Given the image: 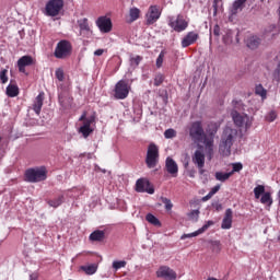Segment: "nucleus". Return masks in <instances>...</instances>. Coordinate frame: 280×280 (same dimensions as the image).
<instances>
[{
  "label": "nucleus",
  "mask_w": 280,
  "mask_h": 280,
  "mask_svg": "<svg viewBox=\"0 0 280 280\" xmlns=\"http://www.w3.org/2000/svg\"><path fill=\"white\" fill-rule=\"evenodd\" d=\"M237 139V131L231 127H225L219 143V152L222 156H231V148Z\"/></svg>",
  "instance_id": "obj_1"
},
{
  "label": "nucleus",
  "mask_w": 280,
  "mask_h": 280,
  "mask_svg": "<svg viewBox=\"0 0 280 280\" xmlns=\"http://www.w3.org/2000/svg\"><path fill=\"white\" fill-rule=\"evenodd\" d=\"M188 132L194 143H202L207 137L205 128L202 127V121L200 120L191 122L190 126L188 127Z\"/></svg>",
  "instance_id": "obj_2"
},
{
  "label": "nucleus",
  "mask_w": 280,
  "mask_h": 280,
  "mask_svg": "<svg viewBox=\"0 0 280 280\" xmlns=\"http://www.w3.org/2000/svg\"><path fill=\"white\" fill-rule=\"evenodd\" d=\"M25 178L27 183H40L47 179V171L45 167L40 168H28L25 172Z\"/></svg>",
  "instance_id": "obj_3"
},
{
  "label": "nucleus",
  "mask_w": 280,
  "mask_h": 280,
  "mask_svg": "<svg viewBox=\"0 0 280 280\" xmlns=\"http://www.w3.org/2000/svg\"><path fill=\"white\" fill-rule=\"evenodd\" d=\"M65 8V0H49L44 10L45 16H58Z\"/></svg>",
  "instance_id": "obj_4"
},
{
  "label": "nucleus",
  "mask_w": 280,
  "mask_h": 280,
  "mask_svg": "<svg viewBox=\"0 0 280 280\" xmlns=\"http://www.w3.org/2000/svg\"><path fill=\"white\" fill-rule=\"evenodd\" d=\"M231 117L235 124V126H237V128H246V130H248V128H250L253 121L250 120V117L246 114H240L237 109H233L231 112Z\"/></svg>",
  "instance_id": "obj_5"
},
{
  "label": "nucleus",
  "mask_w": 280,
  "mask_h": 280,
  "mask_svg": "<svg viewBox=\"0 0 280 280\" xmlns=\"http://www.w3.org/2000/svg\"><path fill=\"white\" fill-rule=\"evenodd\" d=\"M158 163H159V147H156V144L154 143H151L148 147L145 164L149 167V170H152L156 167Z\"/></svg>",
  "instance_id": "obj_6"
},
{
  "label": "nucleus",
  "mask_w": 280,
  "mask_h": 280,
  "mask_svg": "<svg viewBox=\"0 0 280 280\" xmlns=\"http://www.w3.org/2000/svg\"><path fill=\"white\" fill-rule=\"evenodd\" d=\"M71 43L68 40H60L55 48V58H67V56H71Z\"/></svg>",
  "instance_id": "obj_7"
},
{
  "label": "nucleus",
  "mask_w": 280,
  "mask_h": 280,
  "mask_svg": "<svg viewBox=\"0 0 280 280\" xmlns=\"http://www.w3.org/2000/svg\"><path fill=\"white\" fill-rule=\"evenodd\" d=\"M130 93V86L128 85V82L125 80H120L115 85V94L114 97L116 100H126Z\"/></svg>",
  "instance_id": "obj_8"
},
{
  "label": "nucleus",
  "mask_w": 280,
  "mask_h": 280,
  "mask_svg": "<svg viewBox=\"0 0 280 280\" xmlns=\"http://www.w3.org/2000/svg\"><path fill=\"white\" fill-rule=\"evenodd\" d=\"M168 25L172 27V30H174V32L180 33L185 32V30L189 27V22H187L186 19L179 14L175 20L171 19Z\"/></svg>",
  "instance_id": "obj_9"
},
{
  "label": "nucleus",
  "mask_w": 280,
  "mask_h": 280,
  "mask_svg": "<svg viewBox=\"0 0 280 280\" xmlns=\"http://www.w3.org/2000/svg\"><path fill=\"white\" fill-rule=\"evenodd\" d=\"M136 191L138 194H154V186L150 183V180L145 178H140L136 183Z\"/></svg>",
  "instance_id": "obj_10"
},
{
  "label": "nucleus",
  "mask_w": 280,
  "mask_h": 280,
  "mask_svg": "<svg viewBox=\"0 0 280 280\" xmlns=\"http://www.w3.org/2000/svg\"><path fill=\"white\" fill-rule=\"evenodd\" d=\"M58 100L63 110H69V108H71V106L73 105V97H71V94H69V91L67 90H61L59 92Z\"/></svg>",
  "instance_id": "obj_11"
},
{
  "label": "nucleus",
  "mask_w": 280,
  "mask_h": 280,
  "mask_svg": "<svg viewBox=\"0 0 280 280\" xmlns=\"http://www.w3.org/2000/svg\"><path fill=\"white\" fill-rule=\"evenodd\" d=\"M156 277L164 280H176L178 276L174 269L167 266H161L156 271Z\"/></svg>",
  "instance_id": "obj_12"
},
{
  "label": "nucleus",
  "mask_w": 280,
  "mask_h": 280,
  "mask_svg": "<svg viewBox=\"0 0 280 280\" xmlns=\"http://www.w3.org/2000/svg\"><path fill=\"white\" fill-rule=\"evenodd\" d=\"M96 25L103 34H108V32H112L113 30V22L110 21V18L101 16L96 20Z\"/></svg>",
  "instance_id": "obj_13"
},
{
  "label": "nucleus",
  "mask_w": 280,
  "mask_h": 280,
  "mask_svg": "<svg viewBox=\"0 0 280 280\" xmlns=\"http://www.w3.org/2000/svg\"><path fill=\"white\" fill-rule=\"evenodd\" d=\"M147 25H154L158 19H161V10L158 5H151L147 13Z\"/></svg>",
  "instance_id": "obj_14"
},
{
  "label": "nucleus",
  "mask_w": 280,
  "mask_h": 280,
  "mask_svg": "<svg viewBox=\"0 0 280 280\" xmlns=\"http://www.w3.org/2000/svg\"><path fill=\"white\" fill-rule=\"evenodd\" d=\"M200 38V35L198 33L191 31L186 34V36L182 39V47L185 49L187 47H190V45H194L196 40Z\"/></svg>",
  "instance_id": "obj_15"
},
{
  "label": "nucleus",
  "mask_w": 280,
  "mask_h": 280,
  "mask_svg": "<svg viewBox=\"0 0 280 280\" xmlns=\"http://www.w3.org/2000/svg\"><path fill=\"white\" fill-rule=\"evenodd\" d=\"M165 170L173 178H176L178 176V164L174 159L167 158L165 161Z\"/></svg>",
  "instance_id": "obj_16"
},
{
  "label": "nucleus",
  "mask_w": 280,
  "mask_h": 280,
  "mask_svg": "<svg viewBox=\"0 0 280 280\" xmlns=\"http://www.w3.org/2000/svg\"><path fill=\"white\" fill-rule=\"evenodd\" d=\"M248 0H235L230 7V16H237L244 8H246V2Z\"/></svg>",
  "instance_id": "obj_17"
},
{
  "label": "nucleus",
  "mask_w": 280,
  "mask_h": 280,
  "mask_svg": "<svg viewBox=\"0 0 280 280\" xmlns=\"http://www.w3.org/2000/svg\"><path fill=\"white\" fill-rule=\"evenodd\" d=\"M34 65V58L32 56H23L18 60V69L20 73H25V67H32Z\"/></svg>",
  "instance_id": "obj_18"
},
{
  "label": "nucleus",
  "mask_w": 280,
  "mask_h": 280,
  "mask_svg": "<svg viewBox=\"0 0 280 280\" xmlns=\"http://www.w3.org/2000/svg\"><path fill=\"white\" fill-rule=\"evenodd\" d=\"M231 226H233V210L228 208L221 223V229L229 230Z\"/></svg>",
  "instance_id": "obj_19"
},
{
  "label": "nucleus",
  "mask_w": 280,
  "mask_h": 280,
  "mask_svg": "<svg viewBox=\"0 0 280 280\" xmlns=\"http://www.w3.org/2000/svg\"><path fill=\"white\" fill-rule=\"evenodd\" d=\"M45 100V93L40 92L33 104V110L36 113V115H40V110H43V102Z\"/></svg>",
  "instance_id": "obj_20"
},
{
  "label": "nucleus",
  "mask_w": 280,
  "mask_h": 280,
  "mask_svg": "<svg viewBox=\"0 0 280 280\" xmlns=\"http://www.w3.org/2000/svg\"><path fill=\"white\" fill-rule=\"evenodd\" d=\"M192 163H195L197 167H205V154L200 150L195 151Z\"/></svg>",
  "instance_id": "obj_21"
},
{
  "label": "nucleus",
  "mask_w": 280,
  "mask_h": 280,
  "mask_svg": "<svg viewBox=\"0 0 280 280\" xmlns=\"http://www.w3.org/2000/svg\"><path fill=\"white\" fill-rule=\"evenodd\" d=\"M65 202V195H58L55 199L47 200V205L52 207V209H58Z\"/></svg>",
  "instance_id": "obj_22"
},
{
  "label": "nucleus",
  "mask_w": 280,
  "mask_h": 280,
  "mask_svg": "<svg viewBox=\"0 0 280 280\" xmlns=\"http://www.w3.org/2000/svg\"><path fill=\"white\" fill-rule=\"evenodd\" d=\"M106 237V233L102 230H96L90 234L91 242H102Z\"/></svg>",
  "instance_id": "obj_23"
},
{
  "label": "nucleus",
  "mask_w": 280,
  "mask_h": 280,
  "mask_svg": "<svg viewBox=\"0 0 280 280\" xmlns=\"http://www.w3.org/2000/svg\"><path fill=\"white\" fill-rule=\"evenodd\" d=\"M259 45H261V39L257 36H252L249 38H247V47L249 49H257V47H259Z\"/></svg>",
  "instance_id": "obj_24"
},
{
  "label": "nucleus",
  "mask_w": 280,
  "mask_h": 280,
  "mask_svg": "<svg viewBox=\"0 0 280 280\" xmlns=\"http://www.w3.org/2000/svg\"><path fill=\"white\" fill-rule=\"evenodd\" d=\"M232 176V173H223V172H217L214 174V178L215 180H220V183H226V180H229Z\"/></svg>",
  "instance_id": "obj_25"
},
{
  "label": "nucleus",
  "mask_w": 280,
  "mask_h": 280,
  "mask_svg": "<svg viewBox=\"0 0 280 280\" xmlns=\"http://www.w3.org/2000/svg\"><path fill=\"white\" fill-rule=\"evenodd\" d=\"M8 97H16L19 95V86L16 84H9L7 86Z\"/></svg>",
  "instance_id": "obj_26"
},
{
  "label": "nucleus",
  "mask_w": 280,
  "mask_h": 280,
  "mask_svg": "<svg viewBox=\"0 0 280 280\" xmlns=\"http://www.w3.org/2000/svg\"><path fill=\"white\" fill-rule=\"evenodd\" d=\"M219 128H220V125H218V122H209L207 132H208V135H210V137H215Z\"/></svg>",
  "instance_id": "obj_27"
},
{
  "label": "nucleus",
  "mask_w": 280,
  "mask_h": 280,
  "mask_svg": "<svg viewBox=\"0 0 280 280\" xmlns=\"http://www.w3.org/2000/svg\"><path fill=\"white\" fill-rule=\"evenodd\" d=\"M81 270H83L85 275H95V272H97V266L95 264L81 266Z\"/></svg>",
  "instance_id": "obj_28"
},
{
  "label": "nucleus",
  "mask_w": 280,
  "mask_h": 280,
  "mask_svg": "<svg viewBox=\"0 0 280 280\" xmlns=\"http://www.w3.org/2000/svg\"><path fill=\"white\" fill-rule=\"evenodd\" d=\"M77 23L81 32H91V27L89 26V19L84 18V19L78 20Z\"/></svg>",
  "instance_id": "obj_29"
},
{
  "label": "nucleus",
  "mask_w": 280,
  "mask_h": 280,
  "mask_svg": "<svg viewBox=\"0 0 280 280\" xmlns=\"http://www.w3.org/2000/svg\"><path fill=\"white\" fill-rule=\"evenodd\" d=\"M140 15H141V10H139V8L133 7L129 10V16H130L131 23H133V21H137Z\"/></svg>",
  "instance_id": "obj_30"
},
{
  "label": "nucleus",
  "mask_w": 280,
  "mask_h": 280,
  "mask_svg": "<svg viewBox=\"0 0 280 280\" xmlns=\"http://www.w3.org/2000/svg\"><path fill=\"white\" fill-rule=\"evenodd\" d=\"M145 220L147 222H149V224H152L153 226H161V221L152 213H148L145 215Z\"/></svg>",
  "instance_id": "obj_31"
},
{
  "label": "nucleus",
  "mask_w": 280,
  "mask_h": 280,
  "mask_svg": "<svg viewBox=\"0 0 280 280\" xmlns=\"http://www.w3.org/2000/svg\"><path fill=\"white\" fill-rule=\"evenodd\" d=\"M266 194V187L264 185H258L254 188V196L257 200L261 198Z\"/></svg>",
  "instance_id": "obj_32"
},
{
  "label": "nucleus",
  "mask_w": 280,
  "mask_h": 280,
  "mask_svg": "<svg viewBox=\"0 0 280 280\" xmlns=\"http://www.w3.org/2000/svg\"><path fill=\"white\" fill-rule=\"evenodd\" d=\"M202 143H205L206 150L208 151V154H213V140H209L206 136Z\"/></svg>",
  "instance_id": "obj_33"
},
{
  "label": "nucleus",
  "mask_w": 280,
  "mask_h": 280,
  "mask_svg": "<svg viewBox=\"0 0 280 280\" xmlns=\"http://www.w3.org/2000/svg\"><path fill=\"white\" fill-rule=\"evenodd\" d=\"M255 93L256 95H259L260 97H262V100H266L267 91L266 89H264V85L261 84L256 85Z\"/></svg>",
  "instance_id": "obj_34"
},
{
  "label": "nucleus",
  "mask_w": 280,
  "mask_h": 280,
  "mask_svg": "<svg viewBox=\"0 0 280 280\" xmlns=\"http://www.w3.org/2000/svg\"><path fill=\"white\" fill-rule=\"evenodd\" d=\"M142 60H143V57L141 56L130 57L129 59L130 67H132L133 69H137V66L140 65Z\"/></svg>",
  "instance_id": "obj_35"
},
{
  "label": "nucleus",
  "mask_w": 280,
  "mask_h": 280,
  "mask_svg": "<svg viewBox=\"0 0 280 280\" xmlns=\"http://www.w3.org/2000/svg\"><path fill=\"white\" fill-rule=\"evenodd\" d=\"M260 202L270 207V205H272V197L270 196V192H265L260 198Z\"/></svg>",
  "instance_id": "obj_36"
},
{
  "label": "nucleus",
  "mask_w": 280,
  "mask_h": 280,
  "mask_svg": "<svg viewBox=\"0 0 280 280\" xmlns=\"http://www.w3.org/2000/svg\"><path fill=\"white\" fill-rule=\"evenodd\" d=\"M213 16H218V12L222 10V0H214L212 3Z\"/></svg>",
  "instance_id": "obj_37"
},
{
  "label": "nucleus",
  "mask_w": 280,
  "mask_h": 280,
  "mask_svg": "<svg viewBox=\"0 0 280 280\" xmlns=\"http://www.w3.org/2000/svg\"><path fill=\"white\" fill-rule=\"evenodd\" d=\"M242 170H244V165L242 163H232V171L230 172V174H232L233 176L235 172H242Z\"/></svg>",
  "instance_id": "obj_38"
},
{
  "label": "nucleus",
  "mask_w": 280,
  "mask_h": 280,
  "mask_svg": "<svg viewBox=\"0 0 280 280\" xmlns=\"http://www.w3.org/2000/svg\"><path fill=\"white\" fill-rule=\"evenodd\" d=\"M79 132H81V135H83L84 139H86L91 135V132H93V129H91V127L81 126L79 128Z\"/></svg>",
  "instance_id": "obj_39"
},
{
  "label": "nucleus",
  "mask_w": 280,
  "mask_h": 280,
  "mask_svg": "<svg viewBox=\"0 0 280 280\" xmlns=\"http://www.w3.org/2000/svg\"><path fill=\"white\" fill-rule=\"evenodd\" d=\"M189 220H192V222H198V218H200V210H192L188 213Z\"/></svg>",
  "instance_id": "obj_40"
},
{
  "label": "nucleus",
  "mask_w": 280,
  "mask_h": 280,
  "mask_svg": "<svg viewBox=\"0 0 280 280\" xmlns=\"http://www.w3.org/2000/svg\"><path fill=\"white\" fill-rule=\"evenodd\" d=\"M161 201L163 205H165L166 211H172L174 205L172 203V200L167 199L166 197H161Z\"/></svg>",
  "instance_id": "obj_41"
},
{
  "label": "nucleus",
  "mask_w": 280,
  "mask_h": 280,
  "mask_svg": "<svg viewBox=\"0 0 280 280\" xmlns=\"http://www.w3.org/2000/svg\"><path fill=\"white\" fill-rule=\"evenodd\" d=\"M114 270H119L121 268H126V260H115L113 262Z\"/></svg>",
  "instance_id": "obj_42"
},
{
  "label": "nucleus",
  "mask_w": 280,
  "mask_h": 280,
  "mask_svg": "<svg viewBox=\"0 0 280 280\" xmlns=\"http://www.w3.org/2000/svg\"><path fill=\"white\" fill-rule=\"evenodd\" d=\"M164 80H165V77H163L162 73H158L154 78V86H161Z\"/></svg>",
  "instance_id": "obj_43"
},
{
  "label": "nucleus",
  "mask_w": 280,
  "mask_h": 280,
  "mask_svg": "<svg viewBox=\"0 0 280 280\" xmlns=\"http://www.w3.org/2000/svg\"><path fill=\"white\" fill-rule=\"evenodd\" d=\"M164 137H165V139H174V138H176V131L174 130V129H166L165 131H164Z\"/></svg>",
  "instance_id": "obj_44"
},
{
  "label": "nucleus",
  "mask_w": 280,
  "mask_h": 280,
  "mask_svg": "<svg viewBox=\"0 0 280 280\" xmlns=\"http://www.w3.org/2000/svg\"><path fill=\"white\" fill-rule=\"evenodd\" d=\"M223 43L225 45H229L230 43H233V32L229 31L224 36H223Z\"/></svg>",
  "instance_id": "obj_45"
},
{
  "label": "nucleus",
  "mask_w": 280,
  "mask_h": 280,
  "mask_svg": "<svg viewBox=\"0 0 280 280\" xmlns=\"http://www.w3.org/2000/svg\"><path fill=\"white\" fill-rule=\"evenodd\" d=\"M55 75H56L57 80H59V82L65 81V70H62L61 68H58L56 70Z\"/></svg>",
  "instance_id": "obj_46"
},
{
  "label": "nucleus",
  "mask_w": 280,
  "mask_h": 280,
  "mask_svg": "<svg viewBox=\"0 0 280 280\" xmlns=\"http://www.w3.org/2000/svg\"><path fill=\"white\" fill-rule=\"evenodd\" d=\"M198 235H202L200 233V230H197V231H195L192 233H189V234H184V235H182L180 240H187L189 237H198Z\"/></svg>",
  "instance_id": "obj_47"
},
{
  "label": "nucleus",
  "mask_w": 280,
  "mask_h": 280,
  "mask_svg": "<svg viewBox=\"0 0 280 280\" xmlns=\"http://www.w3.org/2000/svg\"><path fill=\"white\" fill-rule=\"evenodd\" d=\"M165 58V52L161 51L158 59H156V67L161 69L163 67V59Z\"/></svg>",
  "instance_id": "obj_48"
},
{
  "label": "nucleus",
  "mask_w": 280,
  "mask_h": 280,
  "mask_svg": "<svg viewBox=\"0 0 280 280\" xmlns=\"http://www.w3.org/2000/svg\"><path fill=\"white\" fill-rule=\"evenodd\" d=\"M214 222L213 221H207L202 228L199 229V233H205L206 231L209 230L210 226H213Z\"/></svg>",
  "instance_id": "obj_49"
},
{
  "label": "nucleus",
  "mask_w": 280,
  "mask_h": 280,
  "mask_svg": "<svg viewBox=\"0 0 280 280\" xmlns=\"http://www.w3.org/2000/svg\"><path fill=\"white\" fill-rule=\"evenodd\" d=\"M95 122V116H90L83 121V127L91 128V124Z\"/></svg>",
  "instance_id": "obj_50"
},
{
  "label": "nucleus",
  "mask_w": 280,
  "mask_h": 280,
  "mask_svg": "<svg viewBox=\"0 0 280 280\" xmlns=\"http://www.w3.org/2000/svg\"><path fill=\"white\" fill-rule=\"evenodd\" d=\"M0 80H1L2 84H5L8 82V70L7 69H3L0 72Z\"/></svg>",
  "instance_id": "obj_51"
},
{
  "label": "nucleus",
  "mask_w": 280,
  "mask_h": 280,
  "mask_svg": "<svg viewBox=\"0 0 280 280\" xmlns=\"http://www.w3.org/2000/svg\"><path fill=\"white\" fill-rule=\"evenodd\" d=\"M277 119V112L271 110L269 114L266 116L267 121H275Z\"/></svg>",
  "instance_id": "obj_52"
},
{
  "label": "nucleus",
  "mask_w": 280,
  "mask_h": 280,
  "mask_svg": "<svg viewBox=\"0 0 280 280\" xmlns=\"http://www.w3.org/2000/svg\"><path fill=\"white\" fill-rule=\"evenodd\" d=\"M212 207L213 209H215V211H222V203H220L219 201H214L212 202Z\"/></svg>",
  "instance_id": "obj_53"
},
{
  "label": "nucleus",
  "mask_w": 280,
  "mask_h": 280,
  "mask_svg": "<svg viewBox=\"0 0 280 280\" xmlns=\"http://www.w3.org/2000/svg\"><path fill=\"white\" fill-rule=\"evenodd\" d=\"M219 191H220V185L214 186V187L210 190V192H211L212 196H215V194L219 192Z\"/></svg>",
  "instance_id": "obj_54"
},
{
  "label": "nucleus",
  "mask_w": 280,
  "mask_h": 280,
  "mask_svg": "<svg viewBox=\"0 0 280 280\" xmlns=\"http://www.w3.org/2000/svg\"><path fill=\"white\" fill-rule=\"evenodd\" d=\"M213 34H214V36H220V25H214V27H213Z\"/></svg>",
  "instance_id": "obj_55"
},
{
  "label": "nucleus",
  "mask_w": 280,
  "mask_h": 280,
  "mask_svg": "<svg viewBox=\"0 0 280 280\" xmlns=\"http://www.w3.org/2000/svg\"><path fill=\"white\" fill-rule=\"evenodd\" d=\"M211 198H213V195L210 192V194L206 195V196L202 198V200H203V202H207V200H211Z\"/></svg>",
  "instance_id": "obj_56"
},
{
  "label": "nucleus",
  "mask_w": 280,
  "mask_h": 280,
  "mask_svg": "<svg viewBox=\"0 0 280 280\" xmlns=\"http://www.w3.org/2000/svg\"><path fill=\"white\" fill-rule=\"evenodd\" d=\"M188 176H189L190 178H196V170H190V171H188Z\"/></svg>",
  "instance_id": "obj_57"
},
{
  "label": "nucleus",
  "mask_w": 280,
  "mask_h": 280,
  "mask_svg": "<svg viewBox=\"0 0 280 280\" xmlns=\"http://www.w3.org/2000/svg\"><path fill=\"white\" fill-rule=\"evenodd\" d=\"M232 104H233L234 108H237V106L242 105V101H232Z\"/></svg>",
  "instance_id": "obj_58"
},
{
  "label": "nucleus",
  "mask_w": 280,
  "mask_h": 280,
  "mask_svg": "<svg viewBox=\"0 0 280 280\" xmlns=\"http://www.w3.org/2000/svg\"><path fill=\"white\" fill-rule=\"evenodd\" d=\"M104 54V49H97L94 51V56H102Z\"/></svg>",
  "instance_id": "obj_59"
},
{
  "label": "nucleus",
  "mask_w": 280,
  "mask_h": 280,
  "mask_svg": "<svg viewBox=\"0 0 280 280\" xmlns=\"http://www.w3.org/2000/svg\"><path fill=\"white\" fill-rule=\"evenodd\" d=\"M30 280H38V275L32 273V275L30 276Z\"/></svg>",
  "instance_id": "obj_60"
},
{
  "label": "nucleus",
  "mask_w": 280,
  "mask_h": 280,
  "mask_svg": "<svg viewBox=\"0 0 280 280\" xmlns=\"http://www.w3.org/2000/svg\"><path fill=\"white\" fill-rule=\"evenodd\" d=\"M198 170H199V174L202 176V175H205V172H207L206 170H205V167H198Z\"/></svg>",
  "instance_id": "obj_61"
},
{
  "label": "nucleus",
  "mask_w": 280,
  "mask_h": 280,
  "mask_svg": "<svg viewBox=\"0 0 280 280\" xmlns=\"http://www.w3.org/2000/svg\"><path fill=\"white\" fill-rule=\"evenodd\" d=\"M86 119V113H84L80 118H79V121H83Z\"/></svg>",
  "instance_id": "obj_62"
},
{
  "label": "nucleus",
  "mask_w": 280,
  "mask_h": 280,
  "mask_svg": "<svg viewBox=\"0 0 280 280\" xmlns=\"http://www.w3.org/2000/svg\"><path fill=\"white\" fill-rule=\"evenodd\" d=\"M2 140H3V138L0 137V143H1Z\"/></svg>",
  "instance_id": "obj_63"
},
{
  "label": "nucleus",
  "mask_w": 280,
  "mask_h": 280,
  "mask_svg": "<svg viewBox=\"0 0 280 280\" xmlns=\"http://www.w3.org/2000/svg\"><path fill=\"white\" fill-rule=\"evenodd\" d=\"M187 165H189L188 163L185 164V167H187Z\"/></svg>",
  "instance_id": "obj_64"
}]
</instances>
